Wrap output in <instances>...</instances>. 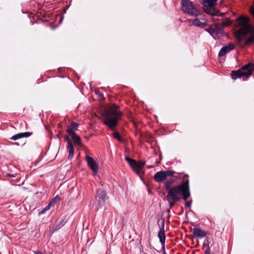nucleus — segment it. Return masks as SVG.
I'll list each match as a JSON object with an SVG mask.
<instances>
[{"label":"nucleus","mask_w":254,"mask_h":254,"mask_svg":"<svg viewBox=\"0 0 254 254\" xmlns=\"http://www.w3.org/2000/svg\"><path fill=\"white\" fill-rule=\"evenodd\" d=\"M238 29L235 32V37L238 42L244 41L245 45H249L254 42V27L250 23V19L245 16H241L237 19Z\"/></svg>","instance_id":"f257e3e1"},{"label":"nucleus","mask_w":254,"mask_h":254,"mask_svg":"<svg viewBox=\"0 0 254 254\" xmlns=\"http://www.w3.org/2000/svg\"><path fill=\"white\" fill-rule=\"evenodd\" d=\"M189 176L186 175L184 177V181L180 185L172 187L167 194V198L175 201H179L182 195L183 199L186 201L190 196Z\"/></svg>","instance_id":"f03ea898"},{"label":"nucleus","mask_w":254,"mask_h":254,"mask_svg":"<svg viewBox=\"0 0 254 254\" xmlns=\"http://www.w3.org/2000/svg\"><path fill=\"white\" fill-rule=\"evenodd\" d=\"M123 114L119 110V106L114 104L103 114V123L112 130H114L118 125Z\"/></svg>","instance_id":"7ed1b4c3"},{"label":"nucleus","mask_w":254,"mask_h":254,"mask_svg":"<svg viewBox=\"0 0 254 254\" xmlns=\"http://www.w3.org/2000/svg\"><path fill=\"white\" fill-rule=\"evenodd\" d=\"M254 70V64L249 63L244 65L241 69L237 70H233L231 72V76L233 79L245 76L249 77Z\"/></svg>","instance_id":"20e7f679"},{"label":"nucleus","mask_w":254,"mask_h":254,"mask_svg":"<svg viewBox=\"0 0 254 254\" xmlns=\"http://www.w3.org/2000/svg\"><path fill=\"white\" fill-rule=\"evenodd\" d=\"M182 10L189 15L197 16L199 14V11L193 3L189 0H182Z\"/></svg>","instance_id":"39448f33"},{"label":"nucleus","mask_w":254,"mask_h":254,"mask_svg":"<svg viewBox=\"0 0 254 254\" xmlns=\"http://www.w3.org/2000/svg\"><path fill=\"white\" fill-rule=\"evenodd\" d=\"M125 160L127 162V163L129 164L132 170L135 172V173L141 177L140 172L142 168L144 167L145 162H137L135 160L132 159L127 156L125 157Z\"/></svg>","instance_id":"423d86ee"},{"label":"nucleus","mask_w":254,"mask_h":254,"mask_svg":"<svg viewBox=\"0 0 254 254\" xmlns=\"http://www.w3.org/2000/svg\"><path fill=\"white\" fill-rule=\"evenodd\" d=\"M175 172L173 170L160 171L157 172L154 176L153 179L157 183H161L165 181L168 177L173 176Z\"/></svg>","instance_id":"0eeeda50"},{"label":"nucleus","mask_w":254,"mask_h":254,"mask_svg":"<svg viewBox=\"0 0 254 254\" xmlns=\"http://www.w3.org/2000/svg\"><path fill=\"white\" fill-rule=\"evenodd\" d=\"M108 198L107 193L104 190L99 189L97 190L96 199L99 207L102 208L105 205Z\"/></svg>","instance_id":"6e6552de"},{"label":"nucleus","mask_w":254,"mask_h":254,"mask_svg":"<svg viewBox=\"0 0 254 254\" xmlns=\"http://www.w3.org/2000/svg\"><path fill=\"white\" fill-rule=\"evenodd\" d=\"M85 159L87 162L88 166L92 170L94 175H96L98 171V166L94 159L86 155Z\"/></svg>","instance_id":"1a4fd4ad"},{"label":"nucleus","mask_w":254,"mask_h":254,"mask_svg":"<svg viewBox=\"0 0 254 254\" xmlns=\"http://www.w3.org/2000/svg\"><path fill=\"white\" fill-rule=\"evenodd\" d=\"M158 236L159 238L160 242L164 248L166 240V236L164 231V220H162L161 222V226L160 228V230L158 232Z\"/></svg>","instance_id":"9d476101"},{"label":"nucleus","mask_w":254,"mask_h":254,"mask_svg":"<svg viewBox=\"0 0 254 254\" xmlns=\"http://www.w3.org/2000/svg\"><path fill=\"white\" fill-rule=\"evenodd\" d=\"M235 48V46L233 44L230 43L227 45L223 47L220 50L218 56L219 57L224 56L226 54L229 53L231 51Z\"/></svg>","instance_id":"9b49d317"},{"label":"nucleus","mask_w":254,"mask_h":254,"mask_svg":"<svg viewBox=\"0 0 254 254\" xmlns=\"http://www.w3.org/2000/svg\"><path fill=\"white\" fill-rule=\"evenodd\" d=\"M71 138L74 144L79 147L82 146L81 139L80 137L77 135L75 132H73L71 130H69V134H68Z\"/></svg>","instance_id":"f8f14e48"},{"label":"nucleus","mask_w":254,"mask_h":254,"mask_svg":"<svg viewBox=\"0 0 254 254\" xmlns=\"http://www.w3.org/2000/svg\"><path fill=\"white\" fill-rule=\"evenodd\" d=\"M194 237L196 238H203L206 236V232L198 228H194L192 231Z\"/></svg>","instance_id":"ddd939ff"},{"label":"nucleus","mask_w":254,"mask_h":254,"mask_svg":"<svg viewBox=\"0 0 254 254\" xmlns=\"http://www.w3.org/2000/svg\"><path fill=\"white\" fill-rule=\"evenodd\" d=\"M32 134V132H21L19 133H17L15 135H13L11 138L10 139L16 140L17 139L22 138L23 137H28L31 136Z\"/></svg>","instance_id":"4468645a"},{"label":"nucleus","mask_w":254,"mask_h":254,"mask_svg":"<svg viewBox=\"0 0 254 254\" xmlns=\"http://www.w3.org/2000/svg\"><path fill=\"white\" fill-rule=\"evenodd\" d=\"M64 220L62 219H58L56 221L55 224L51 228V232L52 233L55 232L56 231L60 229L62 226L64 225Z\"/></svg>","instance_id":"2eb2a0df"},{"label":"nucleus","mask_w":254,"mask_h":254,"mask_svg":"<svg viewBox=\"0 0 254 254\" xmlns=\"http://www.w3.org/2000/svg\"><path fill=\"white\" fill-rule=\"evenodd\" d=\"M203 0V4L204 7H210L213 8L214 7L217 1L218 0Z\"/></svg>","instance_id":"dca6fc26"},{"label":"nucleus","mask_w":254,"mask_h":254,"mask_svg":"<svg viewBox=\"0 0 254 254\" xmlns=\"http://www.w3.org/2000/svg\"><path fill=\"white\" fill-rule=\"evenodd\" d=\"M67 148L68 150L69 154L68 156V159L70 160L71 159L74 155V149L73 145L71 142V141H68V143L67 144Z\"/></svg>","instance_id":"f3484780"},{"label":"nucleus","mask_w":254,"mask_h":254,"mask_svg":"<svg viewBox=\"0 0 254 254\" xmlns=\"http://www.w3.org/2000/svg\"><path fill=\"white\" fill-rule=\"evenodd\" d=\"M193 24L196 26L203 27L206 25V21L204 19H198L196 18L193 21Z\"/></svg>","instance_id":"a211bd4d"},{"label":"nucleus","mask_w":254,"mask_h":254,"mask_svg":"<svg viewBox=\"0 0 254 254\" xmlns=\"http://www.w3.org/2000/svg\"><path fill=\"white\" fill-rule=\"evenodd\" d=\"M78 127V124L76 123L73 122L71 123L70 126L68 127L66 130V132L68 134H69V130H71V131L75 132V131L77 130Z\"/></svg>","instance_id":"6ab92c4d"},{"label":"nucleus","mask_w":254,"mask_h":254,"mask_svg":"<svg viewBox=\"0 0 254 254\" xmlns=\"http://www.w3.org/2000/svg\"><path fill=\"white\" fill-rule=\"evenodd\" d=\"M223 27L220 25H216L214 28V35L217 36L219 34H222L223 32Z\"/></svg>","instance_id":"aec40b11"},{"label":"nucleus","mask_w":254,"mask_h":254,"mask_svg":"<svg viewBox=\"0 0 254 254\" xmlns=\"http://www.w3.org/2000/svg\"><path fill=\"white\" fill-rule=\"evenodd\" d=\"M174 182V179H171L166 182L165 184V188L166 190L169 192V191L172 189V185Z\"/></svg>","instance_id":"412c9836"},{"label":"nucleus","mask_w":254,"mask_h":254,"mask_svg":"<svg viewBox=\"0 0 254 254\" xmlns=\"http://www.w3.org/2000/svg\"><path fill=\"white\" fill-rule=\"evenodd\" d=\"M114 137L117 139L119 142H123V140L118 132H115L113 134Z\"/></svg>","instance_id":"4be33fe9"},{"label":"nucleus","mask_w":254,"mask_h":254,"mask_svg":"<svg viewBox=\"0 0 254 254\" xmlns=\"http://www.w3.org/2000/svg\"><path fill=\"white\" fill-rule=\"evenodd\" d=\"M52 202H49V203L47 205L40 213V214L45 213L47 211L49 210L51 207L52 206Z\"/></svg>","instance_id":"5701e85b"},{"label":"nucleus","mask_w":254,"mask_h":254,"mask_svg":"<svg viewBox=\"0 0 254 254\" xmlns=\"http://www.w3.org/2000/svg\"><path fill=\"white\" fill-rule=\"evenodd\" d=\"M205 254H215L214 252H211V247L207 245V248L204 251Z\"/></svg>","instance_id":"b1692460"},{"label":"nucleus","mask_w":254,"mask_h":254,"mask_svg":"<svg viewBox=\"0 0 254 254\" xmlns=\"http://www.w3.org/2000/svg\"><path fill=\"white\" fill-rule=\"evenodd\" d=\"M206 31L208 32L209 34H210L212 36H214V28L210 27L207 29H206Z\"/></svg>","instance_id":"393cba45"},{"label":"nucleus","mask_w":254,"mask_h":254,"mask_svg":"<svg viewBox=\"0 0 254 254\" xmlns=\"http://www.w3.org/2000/svg\"><path fill=\"white\" fill-rule=\"evenodd\" d=\"M61 200V198L58 195L56 196L55 198L52 199L51 201L50 202H52V205L56 201L60 202Z\"/></svg>","instance_id":"a878e982"},{"label":"nucleus","mask_w":254,"mask_h":254,"mask_svg":"<svg viewBox=\"0 0 254 254\" xmlns=\"http://www.w3.org/2000/svg\"><path fill=\"white\" fill-rule=\"evenodd\" d=\"M250 12L254 18V5L250 7Z\"/></svg>","instance_id":"bb28decb"},{"label":"nucleus","mask_w":254,"mask_h":254,"mask_svg":"<svg viewBox=\"0 0 254 254\" xmlns=\"http://www.w3.org/2000/svg\"><path fill=\"white\" fill-rule=\"evenodd\" d=\"M191 201H187L185 203V206L187 207H190Z\"/></svg>","instance_id":"cd10ccee"},{"label":"nucleus","mask_w":254,"mask_h":254,"mask_svg":"<svg viewBox=\"0 0 254 254\" xmlns=\"http://www.w3.org/2000/svg\"><path fill=\"white\" fill-rule=\"evenodd\" d=\"M176 201H174V202H171L169 201V205H170V208H172L173 206L175 204Z\"/></svg>","instance_id":"c85d7f7f"},{"label":"nucleus","mask_w":254,"mask_h":254,"mask_svg":"<svg viewBox=\"0 0 254 254\" xmlns=\"http://www.w3.org/2000/svg\"><path fill=\"white\" fill-rule=\"evenodd\" d=\"M7 175L11 177L15 178L16 176V174H7Z\"/></svg>","instance_id":"c756f323"},{"label":"nucleus","mask_w":254,"mask_h":254,"mask_svg":"<svg viewBox=\"0 0 254 254\" xmlns=\"http://www.w3.org/2000/svg\"><path fill=\"white\" fill-rule=\"evenodd\" d=\"M65 140L67 141V144L68 143V141H70V139H69V137H68V136H65Z\"/></svg>","instance_id":"7c9ffc66"},{"label":"nucleus","mask_w":254,"mask_h":254,"mask_svg":"<svg viewBox=\"0 0 254 254\" xmlns=\"http://www.w3.org/2000/svg\"><path fill=\"white\" fill-rule=\"evenodd\" d=\"M13 144H16V145H18V143H13Z\"/></svg>","instance_id":"2f4dec72"},{"label":"nucleus","mask_w":254,"mask_h":254,"mask_svg":"<svg viewBox=\"0 0 254 254\" xmlns=\"http://www.w3.org/2000/svg\"><path fill=\"white\" fill-rule=\"evenodd\" d=\"M213 246H214V244H213ZM212 246V245H211L210 247H211Z\"/></svg>","instance_id":"473e14b6"},{"label":"nucleus","mask_w":254,"mask_h":254,"mask_svg":"<svg viewBox=\"0 0 254 254\" xmlns=\"http://www.w3.org/2000/svg\"><path fill=\"white\" fill-rule=\"evenodd\" d=\"M164 254H167L165 252L164 253Z\"/></svg>","instance_id":"72a5a7b5"}]
</instances>
